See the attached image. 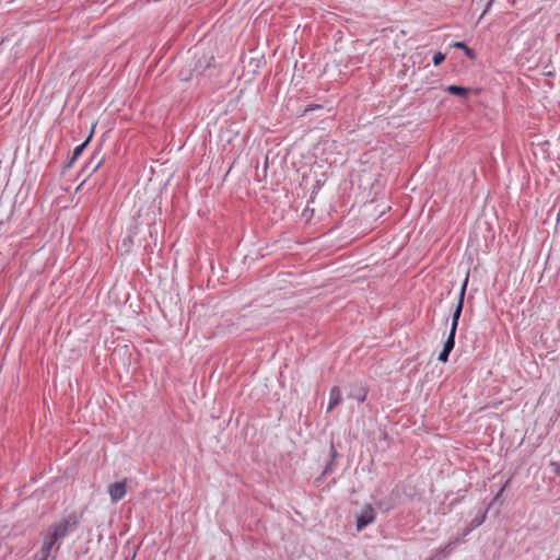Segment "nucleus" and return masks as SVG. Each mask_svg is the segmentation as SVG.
Segmentation results:
<instances>
[{"label": "nucleus", "instance_id": "obj_11", "mask_svg": "<svg viewBox=\"0 0 560 560\" xmlns=\"http://www.w3.org/2000/svg\"><path fill=\"white\" fill-rule=\"evenodd\" d=\"M460 542V539L459 538H455L453 540H451L443 549H442V553L444 556H447L452 552V550L454 549V547L456 545H458Z\"/></svg>", "mask_w": 560, "mask_h": 560}, {"label": "nucleus", "instance_id": "obj_13", "mask_svg": "<svg viewBox=\"0 0 560 560\" xmlns=\"http://www.w3.org/2000/svg\"><path fill=\"white\" fill-rule=\"evenodd\" d=\"M450 353L451 352H448L446 350H442L440 355H439V361L444 362V363L447 362Z\"/></svg>", "mask_w": 560, "mask_h": 560}, {"label": "nucleus", "instance_id": "obj_8", "mask_svg": "<svg viewBox=\"0 0 560 560\" xmlns=\"http://www.w3.org/2000/svg\"><path fill=\"white\" fill-rule=\"evenodd\" d=\"M92 137V133L88 137V139L80 145H78L74 150H73V154H72V158H71V161L69 162L68 166H71L72 163L82 154L83 150L85 149L88 142L90 141Z\"/></svg>", "mask_w": 560, "mask_h": 560}, {"label": "nucleus", "instance_id": "obj_20", "mask_svg": "<svg viewBox=\"0 0 560 560\" xmlns=\"http://www.w3.org/2000/svg\"><path fill=\"white\" fill-rule=\"evenodd\" d=\"M312 109H313V107H307V108L305 109V112H310V110H312Z\"/></svg>", "mask_w": 560, "mask_h": 560}, {"label": "nucleus", "instance_id": "obj_19", "mask_svg": "<svg viewBox=\"0 0 560 560\" xmlns=\"http://www.w3.org/2000/svg\"><path fill=\"white\" fill-rule=\"evenodd\" d=\"M502 492H503V488H502V489H500V492L498 493V495L495 497V499H498V498H499V495H500Z\"/></svg>", "mask_w": 560, "mask_h": 560}, {"label": "nucleus", "instance_id": "obj_9", "mask_svg": "<svg viewBox=\"0 0 560 560\" xmlns=\"http://www.w3.org/2000/svg\"><path fill=\"white\" fill-rule=\"evenodd\" d=\"M446 91L452 95L465 96L468 93V89L459 85H448Z\"/></svg>", "mask_w": 560, "mask_h": 560}, {"label": "nucleus", "instance_id": "obj_18", "mask_svg": "<svg viewBox=\"0 0 560 560\" xmlns=\"http://www.w3.org/2000/svg\"><path fill=\"white\" fill-rule=\"evenodd\" d=\"M492 2H493V0H490V1L488 2V4H487V7H486V9H485V11H483V13H482V15H485V14L488 12V10L490 9V7H491Z\"/></svg>", "mask_w": 560, "mask_h": 560}, {"label": "nucleus", "instance_id": "obj_15", "mask_svg": "<svg viewBox=\"0 0 560 560\" xmlns=\"http://www.w3.org/2000/svg\"><path fill=\"white\" fill-rule=\"evenodd\" d=\"M466 56H468L470 59L475 58V52L472 49H470L468 46L464 49Z\"/></svg>", "mask_w": 560, "mask_h": 560}, {"label": "nucleus", "instance_id": "obj_10", "mask_svg": "<svg viewBox=\"0 0 560 560\" xmlns=\"http://www.w3.org/2000/svg\"><path fill=\"white\" fill-rule=\"evenodd\" d=\"M486 513L487 511H485L480 516H476L474 520H471L468 524V530H474L475 528L479 527L486 520Z\"/></svg>", "mask_w": 560, "mask_h": 560}, {"label": "nucleus", "instance_id": "obj_16", "mask_svg": "<svg viewBox=\"0 0 560 560\" xmlns=\"http://www.w3.org/2000/svg\"><path fill=\"white\" fill-rule=\"evenodd\" d=\"M452 46L462 49H465L467 47V45L464 42H455Z\"/></svg>", "mask_w": 560, "mask_h": 560}, {"label": "nucleus", "instance_id": "obj_5", "mask_svg": "<svg viewBox=\"0 0 560 560\" xmlns=\"http://www.w3.org/2000/svg\"><path fill=\"white\" fill-rule=\"evenodd\" d=\"M127 492L126 480L114 482L108 487V494L112 502L116 503L121 500Z\"/></svg>", "mask_w": 560, "mask_h": 560}, {"label": "nucleus", "instance_id": "obj_6", "mask_svg": "<svg viewBox=\"0 0 560 560\" xmlns=\"http://www.w3.org/2000/svg\"><path fill=\"white\" fill-rule=\"evenodd\" d=\"M340 402H341V392H340L339 387L335 386L330 389V393H329V404L327 407V412H330Z\"/></svg>", "mask_w": 560, "mask_h": 560}, {"label": "nucleus", "instance_id": "obj_12", "mask_svg": "<svg viewBox=\"0 0 560 560\" xmlns=\"http://www.w3.org/2000/svg\"><path fill=\"white\" fill-rule=\"evenodd\" d=\"M445 57H446L445 54H443L441 51L435 52L433 56V65L434 66L441 65L445 60Z\"/></svg>", "mask_w": 560, "mask_h": 560}, {"label": "nucleus", "instance_id": "obj_17", "mask_svg": "<svg viewBox=\"0 0 560 560\" xmlns=\"http://www.w3.org/2000/svg\"><path fill=\"white\" fill-rule=\"evenodd\" d=\"M470 532H471V530H468V526H467V527L464 529L463 534H462V538H459V539H460V541H463V540H464V537H465V536H467Z\"/></svg>", "mask_w": 560, "mask_h": 560}, {"label": "nucleus", "instance_id": "obj_3", "mask_svg": "<svg viewBox=\"0 0 560 560\" xmlns=\"http://www.w3.org/2000/svg\"><path fill=\"white\" fill-rule=\"evenodd\" d=\"M58 540L59 538H55V534L48 529L44 536V542L34 559L55 560V556L51 555V549Z\"/></svg>", "mask_w": 560, "mask_h": 560}, {"label": "nucleus", "instance_id": "obj_14", "mask_svg": "<svg viewBox=\"0 0 560 560\" xmlns=\"http://www.w3.org/2000/svg\"><path fill=\"white\" fill-rule=\"evenodd\" d=\"M366 398V392L363 390L361 394H359L358 396H355V399L359 401V402H363Z\"/></svg>", "mask_w": 560, "mask_h": 560}, {"label": "nucleus", "instance_id": "obj_2", "mask_svg": "<svg viewBox=\"0 0 560 560\" xmlns=\"http://www.w3.org/2000/svg\"><path fill=\"white\" fill-rule=\"evenodd\" d=\"M80 523L75 514H69L60 522L52 524L48 529L55 534V538L62 539L73 533Z\"/></svg>", "mask_w": 560, "mask_h": 560}, {"label": "nucleus", "instance_id": "obj_1", "mask_svg": "<svg viewBox=\"0 0 560 560\" xmlns=\"http://www.w3.org/2000/svg\"><path fill=\"white\" fill-rule=\"evenodd\" d=\"M468 279H469V275L467 273V276L462 284L459 294H458L456 307L452 315L451 330H450L448 337L443 347V350H446L448 352H451L455 346V335H456V329L458 326V320L460 318L463 307H464V300H465L466 289H467V284H468Z\"/></svg>", "mask_w": 560, "mask_h": 560}, {"label": "nucleus", "instance_id": "obj_4", "mask_svg": "<svg viewBox=\"0 0 560 560\" xmlns=\"http://www.w3.org/2000/svg\"><path fill=\"white\" fill-rule=\"evenodd\" d=\"M375 520V512L371 504L363 508L361 513L357 516V529L362 530L364 527L373 523Z\"/></svg>", "mask_w": 560, "mask_h": 560}, {"label": "nucleus", "instance_id": "obj_7", "mask_svg": "<svg viewBox=\"0 0 560 560\" xmlns=\"http://www.w3.org/2000/svg\"><path fill=\"white\" fill-rule=\"evenodd\" d=\"M103 163V158L93 156L91 161L85 165L84 171L90 174L94 173Z\"/></svg>", "mask_w": 560, "mask_h": 560}]
</instances>
